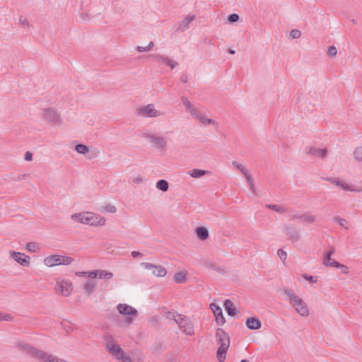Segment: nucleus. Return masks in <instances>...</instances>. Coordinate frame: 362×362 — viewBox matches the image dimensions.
I'll list each match as a JSON object with an SVG mask.
<instances>
[{
	"instance_id": "nucleus-1",
	"label": "nucleus",
	"mask_w": 362,
	"mask_h": 362,
	"mask_svg": "<svg viewBox=\"0 0 362 362\" xmlns=\"http://www.w3.org/2000/svg\"><path fill=\"white\" fill-rule=\"evenodd\" d=\"M70 218L74 223L95 228H103L107 225V219L105 216L92 211L75 212L71 215Z\"/></svg>"
},
{
	"instance_id": "nucleus-2",
	"label": "nucleus",
	"mask_w": 362,
	"mask_h": 362,
	"mask_svg": "<svg viewBox=\"0 0 362 362\" xmlns=\"http://www.w3.org/2000/svg\"><path fill=\"white\" fill-rule=\"evenodd\" d=\"M19 350L30 356L39 362H69L68 360L59 358L48 351L37 349L25 343L18 344Z\"/></svg>"
},
{
	"instance_id": "nucleus-3",
	"label": "nucleus",
	"mask_w": 362,
	"mask_h": 362,
	"mask_svg": "<svg viewBox=\"0 0 362 362\" xmlns=\"http://www.w3.org/2000/svg\"><path fill=\"white\" fill-rule=\"evenodd\" d=\"M106 349L119 362H142L141 356L139 352L132 353L134 357L132 358L129 353L113 340L107 341Z\"/></svg>"
},
{
	"instance_id": "nucleus-4",
	"label": "nucleus",
	"mask_w": 362,
	"mask_h": 362,
	"mask_svg": "<svg viewBox=\"0 0 362 362\" xmlns=\"http://www.w3.org/2000/svg\"><path fill=\"white\" fill-rule=\"evenodd\" d=\"M289 301L296 313L302 317H308L310 315V310L307 303L300 296L290 291H286Z\"/></svg>"
},
{
	"instance_id": "nucleus-5",
	"label": "nucleus",
	"mask_w": 362,
	"mask_h": 362,
	"mask_svg": "<svg viewBox=\"0 0 362 362\" xmlns=\"http://www.w3.org/2000/svg\"><path fill=\"white\" fill-rule=\"evenodd\" d=\"M168 317H172L182 332L187 336H192L195 333L192 321L187 316L180 314L168 313Z\"/></svg>"
},
{
	"instance_id": "nucleus-6",
	"label": "nucleus",
	"mask_w": 362,
	"mask_h": 362,
	"mask_svg": "<svg viewBox=\"0 0 362 362\" xmlns=\"http://www.w3.org/2000/svg\"><path fill=\"white\" fill-rule=\"evenodd\" d=\"M117 310L123 320L124 326L132 325L138 315L137 309L127 303H119Z\"/></svg>"
},
{
	"instance_id": "nucleus-7",
	"label": "nucleus",
	"mask_w": 362,
	"mask_h": 362,
	"mask_svg": "<svg viewBox=\"0 0 362 362\" xmlns=\"http://www.w3.org/2000/svg\"><path fill=\"white\" fill-rule=\"evenodd\" d=\"M73 261L74 260L71 257L52 254L46 256L43 259V264L45 267L52 268L62 265H69L71 264Z\"/></svg>"
},
{
	"instance_id": "nucleus-8",
	"label": "nucleus",
	"mask_w": 362,
	"mask_h": 362,
	"mask_svg": "<svg viewBox=\"0 0 362 362\" xmlns=\"http://www.w3.org/2000/svg\"><path fill=\"white\" fill-rule=\"evenodd\" d=\"M73 290L74 285L71 281L62 278H58L56 280L54 291L57 294L64 297H68L71 296Z\"/></svg>"
},
{
	"instance_id": "nucleus-9",
	"label": "nucleus",
	"mask_w": 362,
	"mask_h": 362,
	"mask_svg": "<svg viewBox=\"0 0 362 362\" xmlns=\"http://www.w3.org/2000/svg\"><path fill=\"white\" fill-rule=\"evenodd\" d=\"M75 275L85 279H95L99 278L100 279L110 280L113 277L111 272L103 269H97L90 272H77Z\"/></svg>"
},
{
	"instance_id": "nucleus-10",
	"label": "nucleus",
	"mask_w": 362,
	"mask_h": 362,
	"mask_svg": "<svg viewBox=\"0 0 362 362\" xmlns=\"http://www.w3.org/2000/svg\"><path fill=\"white\" fill-rule=\"evenodd\" d=\"M136 113L138 116L151 118L158 117L161 115L160 112L153 104H148L147 105L138 107L136 110Z\"/></svg>"
},
{
	"instance_id": "nucleus-11",
	"label": "nucleus",
	"mask_w": 362,
	"mask_h": 362,
	"mask_svg": "<svg viewBox=\"0 0 362 362\" xmlns=\"http://www.w3.org/2000/svg\"><path fill=\"white\" fill-rule=\"evenodd\" d=\"M332 183L335 186L340 187L344 192L359 193L362 192V189L356 187L351 182L343 179H333Z\"/></svg>"
},
{
	"instance_id": "nucleus-12",
	"label": "nucleus",
	"mask_w": 362,
	"mask_h": 362,
	"mask_svg": "<svg viewBox=\"0 0 362 362\" xmlns=\"http://www.w3.org/2000/svg\"><path fill=\"white\" fill-rule=\"evenodd\" d=\"M9 255L13 260L22 267H28L30 264V258L24 253L18 252L14 250L9 252Z\"/></svg>"
},
{
	"instance_id": "nucleus-13",
	"label": "nucleus",
	"mask_w": 362,
	"mask_h": 362,
	"mask_svg": "<svg viewBox=\"0 0 362 362\" xmlns=\"http://www.w3.org/2000/svg\"><path fill=\"white\" fill-rule=\"evenodd\" d=\"M142 266L146 269L151 270L152 274L158 278L164 277L167 275V269L160 265H156L151 263H142Z\"/></svg>"
},
{
	"instance_id": "nucleus-14",
	"label": "nucleus",
	"mask_w": 362,
	"mask_h": 362,
	"mask_svg": "<svg viewBox=\"0 0 362 362\" xmlns=\"http://www.w3.org/2000/svg\"><path fill=\"white\" fill-rule=\"evenodd\" d=\"M42 118L46 121L52 123H59L60 122L59 116L57 112L52 108H45L42 111Z\"/></svg>"
},
{
	"instance_id": "nucleus-15",
	"label": "nucleus",
	"mask_w": 362,
	"mask_h": 362,
	"mask_svg": "<svg viewBox=\"0 0 362 362\" xmlns=\"http://www.w3.org/2000/svg\"><path fill=\"white\" fill-rule=\"evenodd\" d=\"M209 308L215 317L216 322L218 325H223L226 322V319L223 315L221 308L214 303H211L209 305Z\"/></svg>"
},
{
	"instance_id": "nucleus-16",
	"label": "nucleus",
	"mask_w": 362,
	"mask_h": 362,
	"mask_svg": "<svg viewBox=\"0 0 362 362\" xmlns=\"http://www.w3.org/2000/svg\"><path fill=\"white\" fill-rule=\"evenodd\" d=\"M192 116L203 125L218 126V122L216 120L211 118H208L204 112L197 110Z\"/></svg>"
},
{
	"instance_id": "nucleus-17",
	"label": "nucleus",
	"mask_w": 362,
	"mask_h": 362,
	"mask_svg": "<svg viewBox=\"0 0 362 362\" xmlns=\"http://www.w3.org/2000/svg\"><path fill=\"white\" fill-rule=\"evenodd\" d=\"M195 19V16H188L183 21L179 23L176 31L182 33L189 28V24Z\"/></svg>"
},
{
	"instance_id": "nucleus-18",
	"label": "nucleus",
	"mask_w": 362,
	"mask_h": 362,
	"mask_svg": "<svg viewBox=\"0 0 362 362\" xmlns=\"http://www.w3.org/2000/svg\"><path fill=\"white\" fill-rule=\"evenodd\" d=\"M245 325L249 329L257 330L262 326L260 320L257 317H251L246 320Z\"/></svg>"
},
{
	"instance_id": "nucleus-19",
	"label": "nucleus",
	"mask_w": 362,
	"mask_h": 362,
	"mask_svg": "<svg viewBox=\"0 0 362 362\" xmlns=\"http://www.w3.org/2000/svg\"><path fill=\"white\" fill-rule=\"evenodd\" d=\"M173 279L175 284H185L188 279V272L185 269L176 272L174 274Z\"/></svg>"
},
{
	"instance_id": "nucleus-20",
	"label": "nucleus",
	"mask_w": 362,
	"mask_h": 362,
	"mask_svg": "<svg viewBox=\"0 0 362 362\" xmlns=\"http://www.w3.org/2000/svg\"><path fill=\"white\" fill-rule=\"evenodd\" d=\"M216 337L220 346H230V338L228 335L222 329H218L216 331Z\"/></svg>"
},
{
	"instance_id": "nucleus-21",
	"label": "nucleus",
	"mask_w": 362,
	"mask_h": 362,
	"mask_svg": "<svg viewBox=\"0 0 362 362\" xmlns=\"http://www.w3.org/2000/svg\"><path fill=\"white\" fill-rule=\"evenodd\" d=\"M309 153L315 158H324L327 155V150L326 148H320L315 146L309 148Z\"/></svg>"
},
{
	"instance_id": "nucleus-22",
	"label": "nucleus",
	"mask_w": 362,
	"mask_h": 362,
	"mask_svg": "<svg viewBox=\"0 0 362 362\" xmlns=\"http://www.w3.org/2000/svg\"><path fill=\"white\" fill-rule=\"evenodd\" d=\"M194 232L198 239L201 240H206L209 235V230H207V228L202 226L196 228Z\"/></svg>"
},
{
	"instance_id": "nucleus-23",
	"label": "nucleus",
	"mask_w": 362,
	"mask_h": 362,
	"mask_svg": "<svg viewBox=\"0 0 362 362\" xmlns=\"http://www.w3.org/2000/svg\"><path fill=\"white\" fill-rule=\"evenodd\" d=\"M86 279L87 281L83 284V290L87 294L91 295L94 292L95 288V282L93 281L94 279Z\"/></svg>"
},
{
	"instance_id": "nucleus-24",
	"label": "nucleus",
	"mask_w": 362,
	"mask_h": 362,
	"mask_svg": "<svg viewBox=\"0 0 362 362\" xmlns=\"http://www.w3.org/2000/svg\"><path fill=\"white\" fill-rule=\"evenodd\" d=\"M224 307L227 311L228 315L230 316H235L238 313L233 303L229 299L225 300Z\"/></svg>"
},
{
	"instance_id": "nucleus-25",
	"label": "nucleus",
	"mask_w": 362,
	"mask_h": 362,
	"mask_svg": "<svg viewBox=\"0 0 362 362\" xmlns=\"http://www.w3.org/2000/svg\"><path fill=\"white\" fill-rule=\"evenodd\" d=\"M149 48L150 47H134V49L129 52V53L130 55L134 59H139L140 56L139 54L149 51Z\"/></svg>"
},
{
	"instance_id": "nucleus-26",
	"label": "nucleus",
	"mask_w": 362,
	"mask_h": 362,
	"mask_svg": "<svg viewBox=\"0 0 362 362\" xmlns=\"http://www.w3.org/2000/svg\"><path fill=\"white\" fill-rule=\"evenodd\" d=\"M228 346H220L217 350L216 356L219 362H223L226 358V354L228 349Z\"/></svg>"
},
{
	"instance_id": "nucleus-27",
	"label": "nucleus",
	"mask_w": 362,
	"mask_h": 362,
	"mask_svg": "<svg viewBox=\"0 0 362 362\" xmlns=\"http://www.w3.org/2000/svg\"><path fill=\"white\" fill-rule=\"evenodd\" d=\"M334 249H331L327 254V256L323 261V264L325 266H332L333 267H335V265L337 264V262L331 258V255L334 252Z\"/></svg>"
},
{
	"instance_id": "nucleus-28",
	"label": "nucleus",
	"mask_w": 362,
	"mask_h": 362,
	"mask_svg": "<svg viewBox=\"0 0 362 362\" xmlns=\"http://www.w3.org/2000/svg\"><path fill=\"white\" fill-rule=\"evenodd\" d=\"M151 141L158 148L163 149L166 146L165 139L161 136H151Z\"/></svg>"
},
{
	"instance_id": "nucleus-29",
	"label": "nucleus",
	"mask_w": 362,
	"mask_h": 362,
	"mask_svg": "<svg viewBox=\"0 0 362 362\" xmlns=\"http://www.w3.org/2000/svg\"><path fill=\"white\" fill-rule=\"evenodd\" d=\"M232 165L234 167H235L238 170H239L241 173H243L245 175V177L248 181H250L251 177H250V175L247 173V170L245 169V168L244 167V165L243 164L238 163L236 161H233L232 163Z\"/></svg>"
},
{
	"instance_id": "nucleus-30",
	"label": "nucleus",
	"mask_w": 362,
	"mask_h": 362,
	"mask_svg": "<svg viewBox=\"0 0 362 362\" xmlns=\"http://www.w3.org/2000/svg\"><path fill=\"white\" fill-rule=\"evenodd\" d=\"M27 250L31 252H38L40 250V246L33 242L28 243L25 245Z\"/></svg>"
},
{
	"instance_id": "nucleus-31",
	"label": "nucleus",
	"mask_w": 362,
	"mask_h": 362,
	"mask_svg": "<svg viewBox=\"0 0 362 362\" xmlns=\"http://www.w3.org/2000/svg\"><path fill=\"white\" fill-rule=\"evenodd\" d=\"M207 171L199 169H192L189 172V175L192 177L198 178L206 175Z\"/></svg>"
},
{
	"instance_id": "nucleus-32",
	"label": "nucleus",
	"mask_w": 362,
	"mask_h": 362,
	"mask_svg": "<svg viewBox=\"0 0 362 362\" xmlns=\"http://www.w3.org/2000/svg\"><path fill=\"white\" fill-rule=\"evenodd\" d=\"M156 187L163 192H166L168 189V183L165 180H160L156 183Z\"/></svg>"
},
{
	"instance_id": "nucleus-33",
	"label": "nucleus",
	"mask_w": 362,
	"mask_h": 362,
	"mask_svg": "<svg viewBox=\"0 0 362 362\" xmlns=\"http://www.w3.org/2000/svg\"><path fill=\"white\" fill-rule=\"evenodd\" d=\"M300 218H302L305 222L308 223H313L316 221L315 216L310 214H303L300 216Z\"/></svg>"
},
{
	"instance_id": "nucleus-34",
	"label": "nucleus",
	"mask_w": 362,
	"mask_h": 362,
	"mask_svg": "<svg viewBox=\"0 0 362 362\" xmlns=\"http://www.w3.org/2000/svg\"><path fill=\"white\" fill-rule=\"evenodd\" d=\"M76 151L80 154H86L88 152V147L84 144H78L75 147Z\"/></svg>"
},
{
	"instance_id": "nucleus-35",
	"label": "nucleus",
	"mask_w": 362,
	"mask_h": 362,
	"mask_svg": "<svg viewBox=\"0 0 362 362\" xmlns=\"http://www.w3.org/2000/svg\"><path fill=\"white\" fill-rule=\"evenodd\" d=\"M354 158L358 161L362 160V146L356 147L354 151Z\"/></svg>"
},
{
	"instance_id": "nucleus-36",
	"label": "nucleus",
	"mask_w": 362,
	"mask_h": 362,
	"mask_svg": "<svg viewBox=\"0 0 362 362\" xmlns=\"http://www.w3.org/2000/svg\"><path fill=\"white\" fill-rule=\"evenodd\" d=\"M156 57L158 59L162 60L164 63H165L168 66H170L171 67V69H173L176 65L175 62H173L170 58H168L167 57L157 56Z\"/></svg>"
},
{
	"instance_id": "nucleus-37",
	"label": "nucleus",
	"mask_w": 362,
	"mask_h": 362,
	"mask_svg": "<svg viewBox=\"0 0 362 362\" xmlns=\"http://www.w3.org/2000/svg\"><path fill=\"white\" fill-rule=\"evenodd\" d=\"M103 210L106 213L115 214L117 212V208L115 205L107 204L103 206Z\"/></svg>"
},
{
	"instance_id": "nucleus-38",
	"label": "nucleus",
	"mask_w": 362,
	"mask_h": 362,
	"mask_svg": "<svg viewBox=\"0 0 362 362\" xmlns=\"http://www.w3.org/2000/svg\"><path fill=\"white\" fill-rule=\"evenodd\" d=\"M327 52L329 57H333L337 55V54L338 53V50L337 49V47H328Z\"/></svg>"
},
{
	"instance_id": "nucleus-39",
	"label": "nucleus",
	"mask_w": 362,
	"mask_h": 362,
	"mask_svg": "<svg viewBox=\"0 0 362 362\" xmlns=\"http://www.w3.org/2000/svg\"><path fill=\"white\" fill-rule=\"evenodd\" d=\"M184 104L187 107V110L190 112L192 115L194 114L197 110L192 105L190 102L187 100H184Z\"/></svg>"
},
{
	"instance_id": "nucleus-40",
	"label": "nucleus",
	"mask_w": 362,
	"mask_h": 362,
	"mask_svg": "<svg viewBox=\"0 0 362 362\" xmlns=\"http://www.w3.org/2000/svg\"><path fill=\"white\" fill-rule=\"evenodd\" d=\"M336 268H339L341 269V272L344 274H346L349 273V268L337 262V264L335 265Z\"/></svg>"
},
{
	"instance_id": "nucleus-41",
	"label": "nucleus",
	"mask_w": 362,
	"mask_h": 362,
	"mask_svg": "<svg viewBox=\"0 0 362 362\" xmlns=\"http://www.w3.org/2000/svg\"><path fill=\"white\" fill-rule=\"evenodd\" d=\"M238 19H239V16L236 13H232L228 16V21L230 23L237 22L238 21Z\"/></svg>"
},
{
	"instance_id": "nucleus-42",
	"label": "nucleus",
	"mask_w": 362,
	"mask_h": 362,
	"mask_svg": "<svg viewBox=\"0 0 362 362\" xmlns=\"http://www.w3.org/2000/svg\"><path fill=\"white\" fill-rule=\"evenodd\" d=\"M277 255L282 261H286L287 258V253L286 251H284L282 249H280L277 251Z\"/></svg>"
},
{
	"instance_id": "nucleus-43",
	"label": "nucleus",
	"mask_w": 362,
	"mask_h": 362,
	"mask_svg": "<svg viewBox=\"0 0 362 362\" xmlns=\"http://www.w3.org/2000/svg\"><path fill=\"white\" fill-rule=\"evenodd\" d=\"M300 31L296 29L292 30L290 32V36L293 39H297L300 36Z\"/></svg>"
},
{
	"instance_id": "nucleus-44",
	"label": "nucleus",
	"mask_w": 362,
	"mask_h": 362,
	"mask_svg": "<svg viewBox=\"0 0 362 362\" xmlns=\"http://www.w3.org/2000/svg\"><path fill=\"white\" fill-rule=\"evenodd\" d=\"M13 317L9 314L0 313V320L11 321Z\"/></svg>"
},
{
	"instance_id": "nucleus-45",
	"label": "nucleus",
	"mask_w": 362,
	"mask_h": 362,
	"mask_svg": "<svg viewBox=\"0 0 362 362\" xmlns=\"http://www.w3.org/2000/svg\"><path fill=\"white\" fill-rule=\"evenodd\" d=\"M303 278L312 284H315L317 281L316 277L308 274H304Z\"/></svg>"
},
{
	"instance_id": "nucleus-46",
	"label": "nucleus",
	"mask_w": 362,
	"mask_h": 362,
	"mask_svg": "<svg viewBox=\"0 0 362 362\" xmlns=\"http://www.w3.org/2000/svg\"><path fill=\"white\" fill-rule=\"evenodd\" d=\"M132 256L134 257V258H141V257H143L144 255L139 252V251H133L132 252Z\"/></svg>"
},
{
	"instance_id": "nucleus-47",
	"label": "nucleus",
	"mask_w": 362,
	"mask_h": 362,
	"mask_svg": "<svg viewBox=\"0 0 362 362\" xmlns=\"http://www.w3.org/2000/svg\"><path fill=\"white\" fill-rule=\"evenodd\" d=\"M25 160L26 161H31L33 160V154L30 151H27L25 154Z\"/></svg>"
},
{
	"instance_id": "nucleus-48",
	"label": "nucleus",
	"mask_w": 362,
	"mask_h": 362,
	"mask_svg": "<svg viewBox=\"0 0 362 362\" xmlns=\"http://www.w3.org/2000/svg\"><path fill=\"white\" fill-rule=\"evenodd\" d=\"M19 22L21 23L23 25H25L26 26H29V23L28 21L26 20L25 18H24L23 16H20L19 18Z\"/></svg>"
},
{
	"instance_id": "nucleus-49",
	"label": "nucleus",
	"mask_w": 362,
	"mask_h": 362,
	"mask_svg": "<svg viewBox=\"0 0 362 362\" xmlns=\"http://www.w3.org/2000/svg\"><path fill=\"white\" fill-rule=\"evenodd\" d=\"M161 348H162L161 344H156L155 346H153L152 347V349H153L154 351H158L159 350H160V349H161Z\"/></svg>"
},
{
	"instance_id": "nucleus-50",
	"label": "nucleus",
	"mask_w": 362,
	"mask_h": 362,
	"mask_svg": "<svg viewBox=\"0 0 362 362\" xmlns=\"http://www.w3.org/2000/svg\"><path fill=\"white\" fill-rule=\"evenodd\" d=\"M227 52H228V53L231 54H235V53L236 52H235V49H228L227 50Z\"/></svg>"
},
{
	"instance_id": "nucleus-51",
	"label": "nucleus",
	"mask_w": 362,
	"mask_h": 362,
	"mask_svg": "<svg viewBox=\"0 0 362 362\" xmlns=\"http://www.w3.org/2000/svg\"><path fill=\"white\" fill-rule=\"evenodd\" d=\"M148 45L151 46V45H153V42H150L148 44Z\"/></svg>"
},
{
	"instance_id": "nucleus-52",
	"label": "nucleus",
	"mask_w": 362,
	"mask_h": 362,
	"mask_svg": "<svg viewBox=\"0 0 362 362\" xmlns=\"http://www.w3.org/2000/svg\"><path fill=\"white\" fill-rule=\"evenodd\" d=\"M240 362H248V361L243 359V360L240 361Z\"/></svg>"
},
{
	"instance_id": "nucleus-53",
	"label": "nucleus",
	"mask_w": 362,
	"mask_h": 362,
	"mask_svg": "<svg viewBox=\"0 0 362 362\" xmlns=\"http://www.w3.org/2000/svg\"><path fill=\"white\" fill-rule=\"evenodd\" d=\"M272 208L273 209L276 210V206H273Z\"/></svg>"
}]
</instances>
